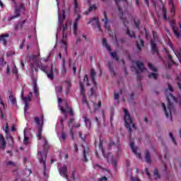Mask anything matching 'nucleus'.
Returning a JSON list of instances; mask_svg holds the SVG:
<instances>
[{"label": "nucleus", "instance_id": "nucleus-1", "mask_svg": "<svg viewBox=\"0 0 181 181\" xmlns=\"http://www.w3.org/2000/svg\"><path fill=\"white\" fill-rule=\"evenodd\" d=\"M32 59L33 63H31L30 65L31 71H37V69H40L42 71H44V73L47 74L48 78H50V80H54V75L53 74V65L51 66L49 72H47V68L46 66L42 64V62H39V59H37L36 55H33L32 57Z\"/></svg>", "mask_w": 181, "mask_h": 181}, {"label": "nucleus", "instance_id": "nucleus-2", "mask_svg": "<svg viewBox=\"0 0 181 181\" xmlns=\"http://www.w3.org/2000/svg\"><path fill=\"white\" fill-rule=\"evenodd\" d=\"M99 149H100L104 156V158L107 159V161L108 163L112 162L114 169L117 170V160L114 159L112 153H105V151H104V147L103 146V141L101 140H100L99 142Z\"/></svg>", "mask_w": 181, "mask_h": 181}, {"label": "nucleus", "instance_id": "nucleus-3", "mask_svg": "<svg viewBox=\"0 0 181 181\" xmlns=\"http://www.w3.org/2000/svg\"><path fill=\"white\" fill-rule=\"evenodd\" d=\"M123 111L124 114V125L127 129H128V132H129V134H131L132 132V129L131 128V125L132 126V128H135V124H132L133 122L132 117H131V115L128 112V110H127V108H124Z\"/></svg>", "mask_w": 181, "mask_h": 181}, {"label": "nucleus", "instance_id": "nucleus-4", "mask_svg": "<svg viewBox=\"0 0 181 181\" xmlns=\"http://www.w3.org/2000/svg\"><path fill=\"white\" fill-rule=\"evenodd\" d=\"M25 11H26V7L25 6V4L23 2H21L18 6L16 5L14 8L15 15L11 16L8 18V22L13 21V19H16V18H19V16H21V12H25Z\"/></svg>", "mask_w": 181, "mask_h": 181}, {"label": "nucleus", "instance_id": "nucleus-5", "mask_svg": "<svg viewBox=\"0 0 181 181\" xmlns=\"http://www.w3.org/2000/svg\"><path fill=\"white\" fill-rule=\"evenodd\" d=\"M167 101L168 103V109H166V105H165V103H162V107L163 108V111L165 112V117L169 118V115H170L172 119V110H173V103L170 102L169 97H167Z\"/></svg>", "mask_w": 181, "mask_h": 181}, {"label": "nucleus", "instance_id": "nucleus-6", "mask_svg": "<svg viewBox=\"0 0 181 181\" xmlns=\"http://www.w3.org/2000/svg\"><path fill=\"white\" fill-rule=\"evenodd\" d=\"M148 69L151 71H153V73H151L148 74V78H153V80H158V68L155 67L153 64L148 63Z\"/></svg>", "mask_w": 181, "mask_h": 181}, {"label": "nucleus", "instance_id": "nucleus-7", "mask_svg": "<svg viewBox=\"0 0 181 181\" xmlns=\"http://www.w3.org/2000/svg\"><path fill=\"white\" fill-rule=\"evenodd\" d=\"M170 28L173 30V32L174 33V35H175V37H177V39H179V37H180V34L179 33V30H180V29L177 27H176V23L175 22V20L171 19L170 21Z\"/></svg>", "mask_w": 181, "mask_h": 181}, {"label": "nucleus", "instance_id": "nucleus-8", "mask_svg": "<svg viewBox=\"0 0 181 181\" xmlns=\"http://www.w3.org/2000/svg\"><path fill=\"white\" fill-rule=\"evenodd\" d=\"M43 148H44L45 156H41V158H43L46 160V158H47V151H49V148H50V145L47 141V139H46L45 137H44Z\"/></svg>", "mask_w": 181, "mask_h": 181}, {"label": "nucleus", "instance_id": "nucleus-9", "mask_svg": "<svg viewBox=\"0 0 181 181\" xmlns=\"http://www.w3.org/2000/svg\"><path fill=\"white\" fill-rule=\"evenodd\" d=\"M90 23H92V25H96L98 30L100 32H103V30L101 29V25H100L98 18L94 17L93 18L90 19L87 25H90Z\"/></svg>", "mask_w": 181, "mask_h": 181}, {"label": "nucleus", "instance_id": "nucleus-10", "mask_svg": "<svg viewBox=\"0 0 181 181\" xmlns=\"http://www.w3.org/2000/svg\"><path fill=\"white\" fill-rule=\"evenodd\" d=\"M59 175L63 176L65 179H69L67 175V165H64L59 169Z\"/></svg>", "mask_w": 181, "mask_h": 181}, {"label": "nucleus", "instance_id": "nucleus-11", "mask_svg": "<svg viewBox=\"0 0 181 181\" xmlns=\"http://www.w3.org/2000/svg\"><path fill=\"white\" fill-rule=\"evenodd\" d=\"M103 15H104V18L102 19V22H104V28L107 29V30H110V25H108V23H110V20L107 16V13L104 11Z\"/></svg>", "mask_w": 181, "mask_h": 181}, {"label": "nucleus", "instance_id": "nucleus-12", "mask_svg": "<svg viewBox=\"0 0 181 181\" xmlns=\"http://www.w3.org/2000/svg\"><path fill=\"white\" fill-rule=\"evenodd\" d=\"M129 145L132 152L136 155V158H141V153H138L137 148L135 147V143L134 141H131Z\"/></svg>", "mask_w": 181, "mask_h": 181}, {"label": "nucleus", "instance_id": "nucleus-13", "mask_svg": "<svg viewBox=\"0 0 181 181\" xmlns=\"http://www.w3.org/2000/svg\"><path fill=\"white\" fill-rule=\"evenodd\" d=\"M24 93L25 92L23 91V88L22 90H21V100H23V101H24V103H28L31 100L32 93H30V94L28 95V97L24 96V95H23Z\"/></svg>", "mask_w": 181, "mask_h": 181}, {"label": "nucleus", "instance_id": "nucleus-14", "mask_svg": "<svg viewBox=\"0 0 181 181\" xmlns=\"http://www.w3.org/2000/svg\"><path fill=\"white\" fill-rule=\"evenodd\" d=\"M6 37H9V34L6 33L0 35V42H2L4 46H6V45H8V40L6 39Z\"/></svg>", "mask_w": 181, "mask_h": 181}, {"label": "nucleus", "instance_id": "nucleus-15", "mask_svg": "<svg viewBox=\"0 0 181 181\" xmlns=\"http://www.w3.org/2000/svg\"><path fill=\"white\" fill-rule=\"evenodd\" d=\"M97 72L93 69H90V80L92 83L94 84L95 87H97V82L95 81V76Z\"/></svg>", "mask_w": 181, "mask_h": 181}, {"label": "nucleus", "instance_id": "nucleus-16", "mask_svg": "<svg viewBox=\"0 0 181 181\" xmlns=\"http://www.w3.org/2000/svg\"><path fill=\"white\" fill-rule=\"evenodd\" d=\"M151 52L153 54H158L159 50L158 49V47L156 46V43L153 40L151 41Z\"/></svg>", "mask_w": 181, "mask_h": 181}, {"label": "nucleus", "instance_id": "nucleus-17", "mask_svg": "<svg viewBox=\"0 0 181 181\" xmlns=\"http://www.w3.org/2000/svg\"><path fill=\"white\" fill-rule=\"evenodd\" d=\"M136 67H138V69L140 71H145V70H146V68H145L144 66V62H142L141 61H136Z\"/></svg>", "mask_w": 181, "mask_h": 181}, {"label": "nucleus", "instance_id": "nucleus-18", "mask_svg": "<svg viewBox=\"0 0 181 181\" xmlns=\"http://www.w3.org/2000/svg\"><path fill=\"white\" fill-rule=\"evenodd\" d=\"M40 163H42L43 165L44 168V176L47 177V174L46 173V159H45L43 157H41L40 159Z\"/></svg>", "mask_w": 181, "mask_h": 181}, {"label": "nucleus", "instance_id": "nucleus-19", "mask_svg": "<svg viewBox=\"0 0 181 181\" xmlns=\"http://www.w3.org/2000/svg\"><path fill=\"white\" fill-rule=\"evenodd\" d=\"M117 6L119 12H120L121 16H120V19H123L122 16H124V13L122 12V9L121 8V6H119V3L121 2V0H114Z\"/></svg>", "mask_w": 181, "mask_h": 181}, {"label": "nucleus", "instance_id": "nucleus-20", "mask_svg": "<svg viewBox=\"0 0 181 181\" xmlns=\"http://www.w3.org/2000/svg\"><path fill=\"white\" fill-rule=\"evenodd\" d=\"M145 159L146 163H151L152 162L151 158V153L149 152L148 150H146L145 151Z\"/></svg>", "mask_w": 181, "mask_h": 181}, {"label": "nucleus", "instance_id": "nucleus-21", "mask_svg": "<svg viewBox=\"0 0 181 181\" xmlns=\"http://www.w3.org/2000/svg\"><path fill=\"white\" fill-rule=\"evenodd\" d=\"M66 19V11H62V16H59V25H63V23L64 22V20Z\"/></svg>", "mask_w": 181, "mask_h": 181}, {"label": "nucleus", "instance_id": "nucleus-22", "mask_svg": "<svg viewBox=\"0 0 181 181\" xmlns=\"http://www.w3.org/2000/svg\"><path fill=\"white\" fill-rule=\"evenodd\" d=\"M0 145H1L2 149L6 148V141H5V137L2 134H0Z\"/></svg>", "mask_w": 181, "mask_h": 181}, {"label": "nucleus", "instance_id": "nucleus-23", "mask_svg": "<svg viewBox=\"0 0 181 181\" xmlns=\"http://www.w3.org/2000/svg\"><path fill=\"white\" fill-rule=\"evenodd\" d=\"M137 49H139V52H141L142 49L141 47H144L145 46V44L144 42V40H139V42H136Z\"/></svg>", "mask_w": 181, "mask_h": 181}, {"label": "nucleus", "instance_id": "nucleus-24", "mask_svg": "<svg viewBox=\"0 0 181 181\" xmlns=\"http://www.w3.org/2000/svg\"><path fill=\"white\" fill-rule=\"evenodd\" d=\"M103 45L106 47L107 50H108L109 52H111V50H112L111 47L107 42V39L106 38H103Z\"/></svg>", "mask_w": 181, "mask_h": 181}, {"label": "nucleus", "instance_id": "nucleus-25", "mask_svg": "<svg viewBox=\"0 0 181 181\" xmlns=\"http://www.w3.org/2000/svg\"><path fill=\"white\" fill-rule=\"evenodd\" d=\"M33 91L35 97H37V82L36 81H33Z\"/></svg>", "mask_w": 181, "mask_h": 181}, {"label": "nucleus", "instance_id": "nucleus-26", "mask_svg": "<svg viewBox=\"0 0 181 181\" xmlns=\"http://www.w3.org/2000/svg\"><path fill=\"white\" fill-rule=\"evenodd\" d=\"M162 11L165 21H168V11L166 10V7L163 6L162 8Z\"/></svg>", "mask_w": 181, "mask_h": 181}, {"label": "nucleus", "instance_id": "nucleus-27", "mask_svg": "<svg viewBox=\"0 0 181 181\" xmlns=\"http://www.w3.org/2000/svg\"><path fill=\"white\" fill-rule=\"evenodd\" d=\"M42 127H39L37 129V138L38 141L42 140Z\"/></svg>", "mask_w": 181, "mask_h": 181}, {"label": "nucleus", "instance_id": "nucleus-28", "mask_svg": "<svg viewBox=\"0 0 181 181\" xmlns=\"http://www.w3.org/2000/svg\"><path fill=\"white\" fill-rule=\"evenodd\" d=\"M8 100L11 101V104H13V105H16V98L15 97H13V95H10Z\"/></svg>", "mask_w": 181, "mask_h": 181}, {"label": "nucleus", "instance_id": "nucleus-29", "mask_svg": "<svg viewBox=\"0 0 181 181\" xmlns=\"http://www.w3.org/2000/svg\"><path fill=\"white\" fill-rule=\"evenodd\" d=\"M79 86H80V88H81V95H83V97H84V93L86 91V90L84 89V85L83 84V83L81 81H80Z\"/></svg>", "mask_w": 181, "mask_h": 181}, {"label": "nucleus", "instance_id": "nucleus-30", "mask_svg": "<svg viewBox=\"0 0 181 181\" xmlns=\"http://www.w3.org/2000/svg\"><path fill=\"white\" fill-rule=\"evenodd\" d=\"M110 55L115 60H116V62H118V60H119V57H118V54L116 52H110Z\"/></svg>", "mask_w": 181, "mask_h": 181}, {"label": "nucleus", "instance_id": "nucleus-31", "mask_svg": "<svg viewBox=\"0 0 181 181\" xmlns=\"http://www.w3.org/2000/svg\"><path fill=\"white\" fill-rule=\"evenodd\" d=\"M74 12L75 13H78V3L77 2V0H74Z\"/></svg>", "mask_w": 181, "mask_h": 181}, {"label": "nucleus", "instance_id": "nucleus-32", "mask_svg": "<svg viewBox=\"0 0 181 181\" xmlns=\"http://www.w3.org/2000/svg\"><path fill=\"white\" fill-rule=\"evenodd\" d=\"M127 35L129 36V37H135V33L134 31H130L129 28L127 30Z\"/></svg>", "mask_w": 181, "mask_h": 181}, {"label": "nucleus", "instance_id": "nucleus-33", "mask_svg": "<svg viewBox=\"0 0 181 181\" xmlns=\"http://www.w3.org/2000/svg\"><path fill=\"white\" fill-rule=\"evenodd\" d=\"M119 94L122 95V89L119 90V93H114L115 100H119Z\"/></svg>", "mask_w": 181, "mask_h": 181}, {"label": "nucleus", "instance_id": "nucleus-34", "mask_svg": "<svg viewBox=\"0 0 181 181\" xmlns=\"http://www.w3.org/2000/svg\"><path fill=\"white\" fill-rule=\"evenodd\" d=\"M173 64H175L176 65V62L173 60L169 61L168 64H167V67L168 69H172V65Z\"/></svg>", "mask_w": 181, "mask_h": 181}, {"label": "nucleus", "instance_id": "nucleus-35", "mask_svg": "<svg viewBox=\"0 0 181 181\" xmlns=\"http://www.w3.org/2000/svg\"><path fill=\"white\" fill-rule=\"evenodd\" d=\"M34 121H35L36 125L38 126V128H39V127H41L40 126V119L39 117H34Z\"/></svg>", "mask_w": 181, "mask_h": 181}, {"label": "nucleus", "instance_id": "nucleus-36", "mask_svg": "<svg viewBox=\"0 0 181 181\" xmlns=\"http://www.w3.org/2000/svg\"><path fill=\"white\" fill-rule=\"evenodd\" d=\"M95 9H97V7L95 6V5H92L89 7L88 11L86 12V14L91 12L92 11H95Z\"/></svg>", "mask_w": 181, "mask_h": 181}, {"label": "nucleus", "instance_id": "nucleus-37", "mask_svg": "<svg viewBox=\"0 0 181 181\" xmlns=\"http://www.w3.org/2000/svg\"><path fill=\"white\" fill-rule=\"evenodd\" d=\"M66 39H67V34L63 33L62 40V43H63V45H66Z\"/></svg>", "mask_w": 181, "mask_h": 181}, {"label": "nucleus", "instance_id": "nucleus-38", "mask_svg": "<svg viewBox=\"0 0 181 181\" xmlns=\"http://www.w3.org/2000/svg\"><path fill=\"white\" fill-rule=\"evenodd\" d=\"M82 103L83 104H86L87 105L88 110H90L91 107H90V104L88 103V101L84 98V96H83V98L82 99Z\"/></svg>", "mask_w": 181, "mask_h": 181}, {"label": "nucleus", "instance_id": "nucleus-39", "mask_svg": "<svg viewBox=\"0 0 181 181\" xmlns=\"http://www.w3.org/2000/svg\"><path fill=\"white\" fill-rule=\"evenodd\" d=\"M84 121L86 125H89V127H91V122L90 121V119H88V117H85Z\"/></svg>", "mask_w": 181, "mask_h": 181}, {"label": "nucleus", "instance_id": "nucleus-40", "mask_svg": "<svg viewBox=\"0 0 181 181\" xmlns=\"http://www.w3.org/2000/svg\"><path fill=\"white\" fill-rule=\"evenodd\" d=\"M107 66L109 67V70H110V73H114V68L112 67V63L108 62Z\"/></svg>", "mask_w": 181, "mask_h": 181}, {"label": "nucleus", "instance_id": "nucleus-41", "mask_svg": "<svg viewBox=\"0 0 181 181\" xmlns=\"http://www.w3.org/2000/svg\"><path fill=\"white\" fill-rule=\"evenodd\" d=\"M170 135V138L172 139V141L173 142V144H175V145H176V139H175V136H173V134H172V132L169 133Z\"/></svg>", "mask_w": 181, "mask_h": 181}, {"label": "nucleus", "instance_id": "nucleus-42", "mask_svg": "<svg viewBox=\"0 0 181 181\" xmlns=\"http://www.w3.org/2000/svg\"><path fill=\"white\" fill-rule=\"evenodd\" d=\"M66 86L68 87V90L69 88H70V87L71 86V80H70V78H68L65 81Z\"/></svg>", "mask_w": 181, "mask_h": 181}, {"label": "nucleus", "instance_id": "nucleus-43", "mask_svg": "<svg viewBox=\"0 0 181 181\" xmlns=\"http://www.w3.org/2000/svg\"><path fill=\"white\" fill-rule=\"evenodd\" d=\"M13 74H15V76H18V68H16V65L14 64V66L12 69Z\"/></svg>", "mask_w": 181, "mask_h": 181}, {"label": "nucleus", "instance_id": "nucleus-44", "mask_svg": "<svg viewBox=\"0 0 181 181\" xmlns=\"http://www.w3.org/2000/svg\"><path fill=\"white\" fill-rule=\"evenodd\" d=\"M78 23H74V33L77 35Z\"/></svg>", "mask_w": 181, "mask_h": 181}, {"label": "nucleus", "instance_id": "nucleus-45", "mask_svg": "<svg viewBox=\"0 0 181 181\" xmlns=\"http://www.w3.org/2000/svg\"><path fill=\"white\" fill-rule=\"evenodd\" d=\"M60 110L62 111V114L65 116V118H67V110L63 107H61Z\"/></svg>", "mask_w": 181, "mask_h": 181}, {"label": "nucleus", "instance_id": "nucleus-46", "mask_svg": "<svg viewBox=\"0 0 181 181\" xmlns=\"http://www.w3.org/2000/svg\"><path fill=\"white\" fill-rule=\"evenodd\" d=\"M20 28H22V24L21 23L14 25V30H18Z\"/></svg>", "mask_w": 181, "mask_h": 181}, {"label": "nucleus", "instance_id": "nucleus-47", "mask_svg": "<svg viewBox=\"0 0 181 181\" xmlns=\"http://www.w3.org/2000/svg\"><path fill=\"white\" fill-rule=\"evenodd\" d=\"M83 81L86 82L87 86H90V82H88V76H87V75L84 76Z\"/></svg>", "mask_w": 181, "mask_h": 181}, {"label": "nucleus", "instance_id": "nucleus-48", "mask_svg": "<svg viewBox=\"0 0 181 181\" xmlns=\"http://www.w3.org/2000/svg\"><path fill=\"white\" fill-rule=\"evenodd\" d=\"M65 62L64 60V62H63V65H62V67H63V69H62V73H64V74H66V73H67V70L66 69V66H65Z\"/></svg>", "mask_w": 181, "mask_h": 181}, {"label": "nucleus", "instance_id": "nucleus-49", "mask_svg": "<svg viewBox=\"0 0 181 181\" xmlns=\"http://www.w3.org/2000/svg\"><path fill=\"white\" fill-rule=\"evenodd\" d=\"M170 12H171V13H173V16H175V13L176 12V10L175 9V5L171 6Z\"/></svg>", "mask_w": 181, "mask_h": 181}, {"label": "nucleus", "instance_id": "nucleus-50", "mask_svg": "<svg viewBox=\"0 0 181 181\" xmlns=\"http://www.w3.org/2000/svg\"><path fill=\"white\" fill-rule=\"evenodd\" d=\"M154 176L158 178L160 177V176H159V171L158 170V169L154 170Z\"/></svg>", "mask_w": 181, "mask_h": 181}, {"label": "nucleus", "instance_id": "nucleus-51", "mask_svg": "<svg viewBox=\"0 0 181 181\" xmlns=\"http://www.w3.org/2000/svg\"><path fill=\"white\" fill-rule=\"evenodd\" d=\"M6 64V62L4 60L3 57L0 58V66H5Z\"/></svg>", "mask_w": 181, "mask_h": 181}, {"label": "nucleus", "instance_id": "nucleus-52", "mask_svg": "<svg viewBox=\"0 0 181 181\" xmlns=\"http://www.w3.org/2000/svg\"><path fill=\"white\" fill-rule=\"evenodd\" d=\"M83 158L84 162H88V159H87V155L86 154V149L83 150Z\"/></svg>", "mask_w": 181, "mask_h": 181}, {"label": "nucleus", "instance_id": "nucleus-53", "mask_svg": "<svg viewBox=\"0 0 181 181\" xmlns=\"http://www.w3.org/2000/svg\"><path fill=\"white\" fill-rule=\"evenodd\" d=\"M23 143L25 144V145H28V144H29V138L27 136H25Z\"/></svg>", "mask_w": 181, "mask_h": 181}, {"label": "nucleus", "instance_id": "nucleus-54", "mask_svg": "<svg viewBox=\"0 0 181 181\" xmlns=\"http://www.w3.org/2000/svg\"><path fill=\"white\" fill-rule=\"evenodd\" d=\"M78 134L79 135V138H81V139H82V141H86V137L83 136V134L81 133V132H78Z\"/></svg>", "mask_w": 181, "mask_h": 181}, {"label": "nucleus", "instance_id": "nucleus-55", "mask_svg": "<svg viewBox=\"0 0 181 181\" xmlns=\"http://www.w3.org/2000/svg\"><path fill=\"white\" fill-rule=\"evenodd\" d=\"M68 112L69 113V115L73 117V115H74V112L73 111V109L69 107V110Z\"/></svg>", "mask_w": 181, "mask_h": 181}, {"label": "nucleus", "instance_id": "nucleus-56", "mask_svg": "<svg viewBox=\"0 0 181 181\" xmlns=\"http://www.w3.org/2000/svg\"><path fill=\"white\" fill-rule=\"evenodd\" d=\"M68 28H69V25H67V23H65V25H64L63 28H62L63 32H66V30H67Z\"/></svg>", "mask_w": 181, "mask_h": 181}, {"label": "nucleus", "instance_id": "nucleus-57", "mask_svg": "<svg viewBox=\"0 0 181 181\" xmlns=\"http://www.w3.org/2000/svg\"><path fill=\"white\" fill-rule=\"evenodd\" d=\"M7 166H15V163L13 161H8L6 163Z\"/></svg>", "mask_w": 181, "mask_h": 181}, {"label": "nucleus", "instance_id": "nucleus-58", "mask_svg": "<svg viewBox=\"0 0 181 181\" xmlns=\"http://www.w3.org/2000/svg\"><path fill=\"white\" fill-rule=\"evenodd\" d=\"M62 139H64V141H66V139H67V135L66 134V133L63 132L62 134Z\"/></svg>", "mask_w": 181, "mask_h": 181}, {"label": "nucleus", "instance_id": "nucleus-59", "mask_svg": "<svg viewBox=\"0 0 181 181\" xmlns=\"http://www.w3.org/2000/svg\"><path fill=\"white\" fill-rule=\"evenodd\" d=\"M70 135H71L72 139L74 141V132H73V129H70Z\"/></svg>", "mask_w": 181, "mask_h": 181}, {"label": "nucleus", "instance_id": "nucleus-60", "mask_svg": "<svg viewBox=\"0 0 181 181\" xmlns=\"http://www.w3.org/2000/svg\"><path fill=\"white\" fill-rule=\"evenodd\" d=\"M139 23H140L139 21H134V25H135L136 29H139Z\"/></svg>", "mask_w": 181, "mask_h": 181}, {"label": "nucleus", "instance_id": "nucleus-61", "mask_svg": "<svg viewBox=\"0 0 181 181\" xmlns=\"http://www.w3.org/2000/svg\"><path fill=\"white\" fill-rule=\"evenodd\" d=\"M114 145H115V142L111 141H110V143H109L108 148H111V147L114 146Z\"/></svg>", "mask_w": 181, "mask_h": 181}, {"label": "nucleus", "instance_id": "nucleus-62", "mask_svg": "<svg viewBox=\"0 0 181 181\" xmlns=\"http://www.w3.org/2000/svg\"><path fill=\"white\" fill-rule=\"evenodd\" d=\"M28 108H29V103H25V107H24L25 112H26V111H28Z\"/></svg>", "mask_w": 181, "mask_h": 181}, {"label": "nucleus", "instance_id": "nucleus-63", "mask_svg": "<svg viewBox=\"0 0 181 181\" xmlns=\"http://www.w3.org/2000/svg\"><path fill=\"white\" fill-rule=\"evenodd\" d=\"M74 122V118H71L68 122V126L70 127L71 124H73Z\"/></svg>", "mask_w": 181, "mask_h": 181}, {"label": "nucleus", "instance_id": "nucleus-64", "mask_svg": "<svg viewBox=\"0 0 181 181\" xmlns=\"http://www.w3.org/2000/svg\"><path fill=\"white\" fill-rule=\"evenodd\" d=\"M107 180H108V178H107V177H103L100 178L98 181H107Z\"/></svg>", "mask_w": 181, "mask_h": 181}]
</instances>
